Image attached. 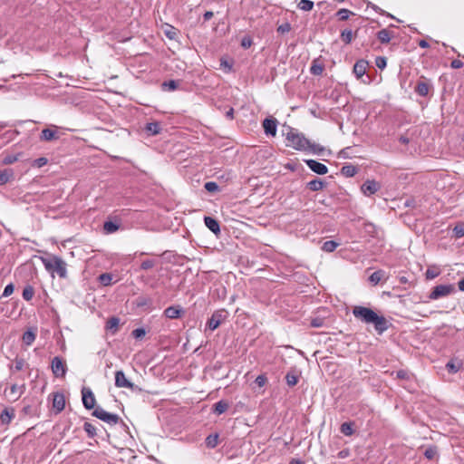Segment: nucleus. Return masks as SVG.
I'll use <instances>...</instances> for the list:
<instances>
[{
  "instance_id": "obj_1",
  "label": "nucleus",
  "mask_w": 464,
  "mask_h": 464,
  "mask_svg": "<svg viewBox=\"0 0 464 464\" xmlns=\"http://www.w3.org/2000/svg\"><path fill=\"white\" fill-rule=\"evenodd\" d=\"M286 130L287 131L283 134L285 136L287 140V147H291L296 150L309 151L316 155H322L325 151V149L323 146L311 142L297 130L287 126Z\"/></svg>"
},
{
  "instance_id": "obj_2",
  "label": "nucleus",
  "mask_w": 464,
  "mask_h": 464,
  "mask_svg": "<svg viewBox=\"0 0 464 464\" xmlns=\"http://www.w3.org/2000/svg\"><path fill=\"white\" fill-rule=\"evenodd\" d=\"M353 314L357 319L364 324H372L374 326L375 331L382 334L388 330L390 323L382 316L377 314L372 309L356 305L353 309Z\"/></svg>"
},
{
  "instance_id": "obj_3",
  "label": "nucleus",
  "mask_w": 464,
  "mask_h": 464,
  "mask_svg": "<svg viewBox=\"0 0 464 464\" xmlns=\"http://www.w3.org/2000/svg\"><path fill=\"white\" fill-rule=\"evenodd\" d=\"M41 261L48 272H56L61 278L67 276V265L60 256H51L50 257H41Z\"/></svg>"
},
{
  "instance_id": "obj_4",
  "label": "nucleus",
  "mask_w": 464,
  "mask_h": 464,
  "mask_svg": "<svg viewBox=\"0 0 464 464\" xmlns=\"http://www.w3.org/2000/svg\"><path fill=\"white\" fill-rule=\"evenodd\" d=\"M92 415L110 425H116L118 422L121 421L118 414L110 413L101 407H96L92 411Z\"/></svg>"
},
{
  "instance_id": "obj_5",
  "label": "nucleus",
  "mask_w": 464,
  "mask_h": 464,
  "mask_svg": "<svg viewBox=\"0 0 464 464\" xmlns=\"http://www.w3.org/2000/svg\"><path fill=\"white\" fill-rule=\"evenodd\" d=\"M228 312L226 309L216 310L208 319L207 324L209 330H216L224 321L227 320Z\"/></svg>"
},
{
  "instance_id": "obj_6",
  "label": "nucleus",
  "mask_w": 464,
  "mask_h": 464,
  "mask_svg": "<svg viewBox=\"0 0 464 464\" xmlns=\"http://www.w3.org/2000/svg\"><path fill=\"white\" fill-rule=\"evenodd\" d=\"M115 386L118 388H128L133 392H140L141 389L127 379L123 371L115 372Z\"/></svg>"
},
{
  "instance_id": "obj_7",
  "label": "nucleus",
  "mask_w": 464,
  "mask_h": 464,
  "mask_svg": "<svg viewBox=\"0 0 464 464\" xmlns=\"http://www.w3.org/2000/svg\"><path fill=\"white\" fill-rule=\"evenodd\" d=\"M454 292V286L452 285H439L433 287L432 291L429 295L430 300H437L441 297L450 295Z\"/></svg>"
},
{
  "instance_id": "obj_8",
  "label": "nucleus",
  "mask_w": 464,
  "mask_h": 464,
  "mask_svg": "<svg viewBox=\"0 0 464 464\" xmlns=\"http://www.w3.org/2000/svg\"><path fill=\"white\" fill-rule=\"evenodd\" d=\"M51 369L53 374L57 378L64 377L67 372V366L65 362L59 356H55L53 358L51 362Z\"/></svg>"
},
{
  "instance_id": "obj_9",
  "label": "nucleus",
  "mask_w": 464,
  "mask_h": 464,
  "mask_svg": "<svg viewBox=\"0 0 464 464\" xmlns=\"http://www.w3.org/2000/svg\"><path fill=\"white\" fill-rule=\"evenodd\" d=\"M60 132L58 131V127L53 125L50 128L44 129L40 134L39 140L41 141H53L60 139Z\"/></svg>"
},
{
  "instance_id": "obj_10",
  "label": "nucleus",
  "mask_w": 464,
  "mask_h": 464,
  "mask_svg": "<svg viewBox=\"0 0 464 464\" xmlns=\"http://www.w3.org/2000/svg\"><path fill=\"white\" fill-rule=\"evenodd\" d=\"M82 404L85 407V409L92 410L94 408L96 400H95L93 392H92V390L90 388L83 387L82 389Z\"/></svg>"
},
{
  "instance_id": "obj_11",
  "label": "nucleus",
  "mask_w": 464,
  "mask_h": 464,
  "mask_svg": "<svg viewBox=\"0 0 464 464\" xmlns=\"http://www.w3.org/2000/svg\"><path fill=\"white\" fill-rule=\"evenodd\" d=\"M262 126L265 133L269 136H276L277 130V121L273 117L266 118L263 121Z\"/></svg>"
},
{
  "instance_id": "obj_12",
  "label": "nucleus",
  "mask_w": 464,
  "mask_h": 464,
  "mask_svg": "<svg viewBox=\"0 0 464 464\" xmlns=\"http://www.w3.org/2000/svg\"><path fill=\"white\" fill-rule=\"evenodd\" d=\"M304 162L313 172L318 175H324L328 172V168L326 165L319 161L314 160H304Z\"/></svg>"
},
{
  "instance_id": "obj_13",
  "label": "nucleus",
  "mask_w": 464,
  "mask_h": 464,
  "mask_svg": "<svg viewBox=\"0 0 464 464\" xmlns=\"http://www.w3.org/2000/svg\"><path fill=\"white\" fill-rule=\"evenodd\" d=\"M381 186L380 184L375 180H366L361 187L362 192L365 196H372L375 194L379 189Z\"/></svg>"
},
{
  "instance_id": "obj_14",
  "label": "nucleus",
  "mask_w": 464,
  "mask_h": 464,
  "mask_svg": "<svg viewBox=\"0 0 464 464\" xmlns=\"http://www.w3.org/2000/svg\"><path fill=\"white\" fill-rule=\"evenodd\" d=\"M430 87L431 85L429 81L426 78L421 77L420 80L417 82L414 91L418 95L426 97L429 94Z\"/></svg>"
},
{
  "instance_id": "obj_15",
  "label": "nucleus",
  "mask_w": 464,
  "mask_h": 464,
  "mask_svg": "<svg viewBox=\"0 0 464 464\" xmlns=\"http://www.w3.org/2000/svg\"><path fill=\"white\" fill-rule=\"evenodd\" d=\"M163 314L169 319H177L184 315L185 310L180 305H170L164 310Z\"/></svg>"
},
{
  "instance_id": "obj_16",
  "label": "nucleus",
  "mask_w": 464,
  "mask_h": 464,
  "mask_svg": "<svg viewBox=\"0 0 464 464\" xmlns=\"http://www.w3.org/2000/svg\"><path fill=\"white\" fill-rule=\"evenodd\" d=\"M64 407H65L64 395L62 392L53 393V410H55L56 413H59L62 411H63Z\"/></svg>"
},
{
  "instance_id": "obj_17",
  "label": "nucleus",
  "mask_w": 464,
  "mask_h": 464,
  "mask_svg": "<svg viewBox=\"0 0 464 464\" xmlns=\"http://www.w3.org/2000/svg\"><path fill=\"white\" fill-rule=\"evenodd\" d=\"M15 417V411L13 407H6L0 413V420L4 425H8Z\"/></svg>"
},
{
  "instance_id": "obj_18",
  "label": "nucleus",
  "mask_w": 464,
  "mask_h": 464,
  "mask_svg": "<svg viewBox=\"0 0 464 464\" xmlns=\"http://www.w3.org/2000/svg\"><path fill=\"white\" fill-rule=\"evenodd\" d=\"M368 62L363 59L359 60L354 63L353 72L357 79L362 78L365 74Z\"/></svg>"
},
{
  "instance_id": "obj_19",
  "label": "nucleus",
  "mask_w": 464,
  "mask_h": 464,
  "mask_svg": "<svg viewBox=\"0 0 464 464\" xmlns=\"http://www.w3.org/2000/svg\"><path fill=\"white\" fill-rule=\"evenodd\" d=\"M205 226L216 236L220 233V227L218 221L212 217L204 218Z\"/></svg>"
},
{
  "instance_id": "obj_20",
  "label": "nucleus",
  "mask_w": 464,
  "mask_h": 464,
  "mask_svg": "<svg viewBox=\"0 0 464 464\" xmlns=\"http://www.w3.org/2000/svg\"><path fill=\"white\" fill-rule=\"evenodd\" d=\"M326 184L323 179L315 178L306 184V188L311 191H320L325 188Z\"/></svg>"
},
{
  "instance_id": "obj_21",
  "label": "nucleus",
  "mask_w": 464,
  "mask_h": 464,
  "mask_svg": "<svg viewBox=\"0 0 464 464\" xmlns=\"http://www.w3.org/2000/svg\"><path fill=\"white\" fill-rule=\"evenodd\" d=\"M358 29L355 30L354 33L351 29H343L341 32L340 38L342 42L344 43L345 44H350L353 41V38L358 36Z\"/></svg>"
},
{
  "instance_id": "obj_22",
  "label": "nucleus",
  "mask_w": 464,
  "mask_h": 464,
  "mask_svg": "<svg viewBox=\"0 0 464 464\" xmlns=\"http://www.w3.org/2000/svg\"><path fill=\"white\" fill-rule=\"evenodd\" d=\"M36 339V330L28 329L23 334L22 341L26 346H30Z\"/></svg>"
},
{
  "instance_id": "obj_23",
  "label": "nucleus",
  "mask_w": 464,
  "mask_h": 464,
  "mask_svg": "<svg viewBox=\"0 0 464 464\" xmlns=\"http://www.w3.org/2000/svg\"><path fill=\"white\" fill-rule=\"evenodd\" d=\"M25 390L24 385L18 386L17 384H13L10 387L9 396L11 397L13 401H17L20 396L24 393Z\"/></svg>"
},
{
  "instance_id": "obj_24",
  "label": "nucleus",
  "mask_w": 464,
  "mask_h": 464,
  "mask_svg": "<svg viewBox=\"0 0 464 464\" xmlns=\"http://www.w3.org/2000/svg\"><path fill=\"white\" fill-rule=\"evenodd\" d=\"M144 130L147 131L148 135L155 136L160 133L161 126L159 121H152L147 123Z\"/></svg>"
},
{
  "instance_id": "obj_25",
  "label": "nucleus",
  "mask_w": 464,
  "mask_h": 464,
  "mask_svg": "<svg viewBox=\"0 0 464 464\" xmlns=\"http://www.w3.org/2000/svg\"><path fill=\"white\" fill-rule=\"evenodd\" d=\"M135 304L138 307H148L151 309L153 307V300L146 295H140L136 298Z\"/></svg>"
},
{
  "instance_id": "obj_26",
  "label": "nucleus",
  "mask_w": 464,
  "mask_h": 464,
  "mask_svg": "<svg viewBox=\"0 0 464 464\" xmlns=\"http://www.w3.org/2000/svg\"><path fill=\"white\" fill-rule=\"evenodd\" d=\"M324 64L323 63H321L319 59H314L312 62V65L310 67V72L313 75H316V76L322 75V73L324 72Z\"/></svg>"
},
{
  "instance_id": "obj_27",
  "label": "nucleus",
  "mask_w": 464,
  "mask_h": 464,
  "mask_svg": "<svg viewBox=\"0 0 464 464\" xmlns=\"http://www.w3.org/2000/svg\"><path fill=\"white\" fill-rule=\"evenodd\" d=\"M228 407L229 404L227 401L224 400L218 401L213 405V412L218 415H220L224 413L228 409Z\"/></svg>"
},
{
  "instance_id": "obj_28",
  "label": "nucleus",
  "mask_w": 464,
  "mask_h": 464,
  "mask_svg": "<svg viewBox=\"0 0 464 464\" xmlns=\"http://www.w3.org/2000/svg\"><path fill=\"white\" fill-rule=\"evenodd\" d=\"M384 276H385V272L383 270L380 269V270L373 272L369 276V281L373 285H376L384 278Z\"/></svg>"
},
{
  "instance_id": "obj_29",
  "label": "nucleus",
  "mask_w": 464,
  "mask_h": 464,
  "mask_svg": "<svg viewBox=\"0 0 464 464\" xmlns=\"http://www.w3.org/2000/svg\"><path fill=\"white\" fill-rule=\"evenodd\" d=\"M218 439H219V436L218 433L209 434L205 440L207 448L215 449L218 445V442H219Z\"/></svg>"
},
{
  "instance_id": "obj_30",
  "label": "nucleus",
  "mask_w": 464,
  "mask_h": 464,
  "mask_svg": "<svg viewBox=\"0 0 464 464\" xmlns=\"http://www.w3.org/2000/svg\"><path fill=\"white\" fill-rule=\"evenodd\" d=\"M376 36L382 44H388L392 39V34L388 29H382L377 33Z\"/></svg>"
},
{
  "instance_id": "obj_31",
  "label": "nucleus",
  "mask_w": 464,
  "mask_h": 464,
  "mask_svg": "<svg viewBox=\"0 0 464 464\" xmlns=\"http://www.w3.org/2000/svg\"><path fill=\"white\" fill-rule=\"evenodd\" d=\"M14 177V171L11 169H5L0 171V185L6 184Z\"/></svg>"
},
{
  "instance_id": "obj_32",
  "label": "nucleus",
  "mask_w": 464,
  "mask_h": 464,
  "mask_svg": "<svg viewBox=\"0 0 464 464\" xmlns=\"http://www.w3.org/2000/svg\"><path fill=\"white\" fill-rule=\"evenodd\" d=\"M341 173L347 178H352L357 173V168L352 164H347L342 167Z\"/></svg>"
},
{
  "instance_id": "obj_33",
  "label": "nucleus",
  "mask_w": 464,
  "mask_h": 464,
  "mask_svg": "<svg viewBox=\"0 0 464 464\" xmlns=\"http://www.w3.org/2000/svg\"><path fill=\"white\" fill-rule=\"evenodd\" d=\"M285 381L288 386L293 387L297 384L299 381V375L295 371H290L285 375Z\"/></svg>"
},
{
  "instance_id": "obj_34",
  "label": "nucleus",
  "mask_w": 464,
  "mask_h": 464,
  "mask_svg": "<svg viewBox=\"0 0 464 464\" xmlns=\"http://www.w3.org/2000/svg\"><path fill=\"white\" fill-rule=\"evenodd\" d=\"M179 81H175V80L165 81L161 83V89L163 91H168V92L175 91L179 87Z\"/></svg>"
},
{
  "instance_id": "obj_35",
  "label": "nucleus",
  "mask_w": 464,
  "mask_h": 464,
  "mask_svg": "<svg viewBox=\"0 0 464 464\" xmlns=\"http://www.w3.org/2000/svg\"><path fill=\"white\" fill-rule=\"evenodd\" d=\"M423 455L429 460L433 459L438 455V447L435 445H430L424 450Z\"/></svg>"
},
{
  "instance_id": "obj_36",
  "label": "nucleus",
  "mask_w": 464,
  "mask_h": 464,
  "mask_svg": "<svg viewBox=\"0 0 464 464\" xmlns=\"http://www.w3.org/2000/svg\"><path fill=\"white\" fill-rule=\"evenodd\" d=\"M120 324V319L116 316H112L109 318V320L106 323V329L107 330H113V334L118 330Z\"/></svg>"
},
{
  "instance_id": "obj_37",
  "label": "nucleus",
  "mask_w": 464,
  "mask_h": 464,
  "mask_svg": "<svg viewBox=\"0 0 464 464\" xmlns=\"http://www.w3.org/2000/svg\"><path fill=\"white\" fill-rule=\"evenodd\" d=\"M120 228V226L112 221H105L103 224V229L107 234L116 232Z\"/></svg>"
},
{
  "instance_id": "obj_38",
  "label": "nucleus",
  "mask_w": 464,
  "mask_h": 464,
  "mask_svg": "<svg viewBox=\"0 0 464 464\" xmlns=\"http://www.w3.org/2000/svg\"><path fill=\"white\" fill-rule=\"evenodd\" d=\"M340 430L345 436H352L354 432L353 422H343L341 424Z\"/></svg>"
},
{
  "instance_id": "obj_39",
  "label": "nucleus",
  "mask_w": 464,
  "mask_h": 464,
  "mask_svg": "<svg viewBox=\"0 0 464 464\" xmlns=\"http://www.w3.org/2000/svg\"><path fill=\"white\" fill-rule=\"evenodd\" d=\"M22 295L25 301H31L34 295V288L30 285H26L23 290Z\"/></svg>"
},
{
  "instance_id": "obj_40",
  "label": "nucleus",
  "mask_w": 464,
  "mask_h": 464,
  "mask_svg": "<svg viewBox=\"0 0 464 464\" xmlns=\"http://www.w3.org/2000/svg\"><path fill=\"white\" fill-rule=\"evenodd\" d=\"M338 243L334 241V240H328V241H325L323 246H322V249L325 252H328V253H331V252H334L336 247L338 246Z\"/></svg>"
},
{
  "instance_id": "obj_41",
  "label": "nucleus",
  "mask_w": 464,
  "mask_h": 464,
  "mask_svg": "<svg viewBox=\"0 0 464 464\" xmlns=\"http://www.w3.org/2000/svg\"><path fill=\"white\" fill-rule=\"evenodd\" d=\"M314 2L311 1V0H301L298 4H297V7L300 9V10H303V11H311L313 8H314Z\"/></svg>"
},
{
  "instance_id": "obj_42",
  "label": "nucleus",
  "mask_w": 464,
  "mask_h": 464,
  "mask_svg": "<svg viewBox=\"0 0 464 464\" xmlns=\"http://www.w3.org/2000/svg\"><path fill=\"white\" fill-rule=\"evenodd\" d=\"M83 430L86 431L89 438H94L97 435L96 427L90 422H84Z\"/></svg>"
},
{
  "instance_id": "obj_43",
  "label": "nucleus",
  "mask_w": 464,
  "mask_h": 464,
  "mask_svg": "<svg viewBox=\"0 0 464 464\" xmlns=\"http://www.w3.org/2000/svg\"><path fill=\"white\" fill-rule=\"evenodd\" d=\"M353 12L348 10V9H345V8H342L340 10L337 11V13L335 14L336 16H338L339 20L341 21H345L347 19H349V17L351 15H353Z\"/></svg>"
},
{
  "instance_id": "obj_44",
  "label": "nucleus",
  "mask_w": 464,
  "mask_h": 464,
  "mask_svg": "<svg viewBox=\"0 0 464 464\" xmlns=\"http://www.w3.org/2000/svg\"><path fill=\"white\" fill-rule=\"evenodd\" d=\"M440 271L437 267H429L425 272V277L428 280L436 278L440 275Z\"/></svg>"
},
{
  "instance_id": "obj_45",
  "label": "nucleus",
  "mask_w": 464,
  "mask_h": 464,
  "mask_svg": "<svg viewBox=\"0 0 464 464\" xmlns=\"http://www.w3.org/2000/svg\"><path fill=\"white\" fill-rule=\"evenodd\" d=\"M98 279L102 285L107 286L111 284L112 276L109 273H103L99 276Z\"/></svg>"
},
{
  "instance_id": "obj_46",
  "label": "nucleus",
  "mask_w": 464,
  "mask_h": 464,
  "mask_svg": "<svg viewBox=\"0 0 464 464\" xmlns=\"http://www.w3.org/2000/svg\"><path fill=\"white\" fill-rule=\"evenodd\" d=\"M204 188L207 191L211 193L219 191V186L214 181L206 182Z\"/></svg>"
},
{
  "instance_id": "obj_47",
  "label": "nucleus",
  "mask_w": 464,
  "mask_h": 464,
  "mask_svg": "<svg viewBox=\"0 0 464 464\" xmlns=\"http://www.w3.org/2000/svg\"><path fill=\"white\" fill-rule=\"evenodd\" d=\"M24 364H25V361L23 358L15 357L14 365L10 366V370L12 371L14 368V371H17V372L21 371L24 368Z\"/></svg>"
},
{
  "instance_id": "obj_48",
  "label": "nucleus",
  "mask_w": 464,
  "mask_h": 464,
  "mask_svg": "<svg viewBox=\"0 0 464 464\" xmlns=\"http://www.w3.org/2000/svg\"><path fill=\"white\" fill-rule=\"evenodd\" d=\"M453 236L456 238H460L464 237V224H459L453 228Z\"/></svg>"
},
{
  "instance_id": "obj_49",
  "label": "nucleus",
  "mask_w": 464,
  "mask_h": 464,
  "mask_svg": "<svg viewBox=\"0 0 464 464\" xmlns=\"http://www.w3.org/2000/svg\"><path fill=\"white\" fill-rule=\"evenodd\" d=\"M19 156H20V154H17V155H6V156L4 157L2 162L5 165L13 164V163H14V162H16L18 160Z\"/></svg>"
},
{
  "instance_id": "obj_50",
  "label": "nucleus",
  "mask_w": 464,
  "mask_h": 464,
  "mask_svg": "<svg viewBox=\"0 0 464 464\" xmlns=\"http://www.w3.org/2000/svg\"><path fill=\"white\" fill-rule=\"evenodd\" d=\"M155 265H156V262L154 260L147 259L141 263L140 269L149 270V269H151L152 267H154Z\"/></svg>"
},
{
  "instance_id": "obj_51",
  "label": "nucleus",
  "mask_w": 464,
  "mask_h": 464,
  "mask_svg": "<svg viewBox=\"0 0 464 464\" xmlns=\"http://www.w3.org/2000/svg\"><path fill=\"white\" fill-rule=\"evenodd\" d=\"M375 64H376V66H377L379 69L382 70V69H384V68L386 67V65H387V60H386V58H385V57H383V56H378V57H376V59H375Z\"/></svg>"
},
{
  "instance_id": "obj_52",
  "label": "nucleus",
  "mask_w": 464,
  "mask_h": 464,
  "mask_svg": "<svg viewBox=\"0 0 464 464\" xmlns=\"http://www.w3.org/2000/svg\"><path fill=\"white\" fill-rule=\"evenodd\" d=\"M324 318H321V317L313 318L310 323V325L314 328L322 327V326H324Z\"/></svg>"
},
{
  "instance_id": "obj_53",
  "label": "nucleus",
  "mask_w": 464,
  "mask_h": 464,
  "mask_svg": "<svg viewBox=\"0 0 464 464\" xmlns=\"http://www.w3.org/2000/svg\"><path fill=\"white\" fill-rule=\"evenodd\" d=\"M253 44V40L249 35H246L241 40V46L244 49H248Z\"/></svg>"
},
{
  "instance_id": "obj_54",
  "label": "nucleus",
  "mask_w": 464,
  "mask_h": 464,
  "mask_svg": "<svg viewBox=\"0 0 464 464\" xmlns=\"http://www.w3.org/2000/svg\"><path fill=\"white\" fill-rule=\"evenodd\" d=\"M396 377L400 380H410L411 374L406 370H399L396 372Z\"/></svg>"
},
{
  "instance_id": "obj_55",
  "label": "nucleus",
  "mask_w": 464,
  "mask_h": 464,
  "mask_svg": "<svg viewBox=\"0 0 464 464\" xmlns=\"http://www.w3.org/2000/svg\"><path fill=\"white\" fill-rule=\"evenodd\" d=\"M132 336L136 339H140L146 334V331L144 328H137L132 331Z\"/></svg>"
},
{
  "instance_id": "obj_56",
  "label": "nucleus",
  "mask_w": 464,
  "mask_h": 464,
  "mask_svg": "<svg viewBox=\"0 0 464 464\" xmlns=\"http://www.w3.org/2000/svg\"><path fill=\"white\" fill-rule=\"evenodd\" d=\"M291 31V24L289 23H284L277 27V32L280 34H285Z\"/></svg>"
},
{
  "instance_id": "obj_57",
  "label": "nucleus",
  "mask_w": 464,
  "mask_h": 464,
  "mask_svg": "<svg viewBox=\"0 0 464 464\" xmlns=\"http://www.w3.org/2000/svg\"><path fill=\"white\" fill-rule=\"evenodd\" d=\"M14 285L12 283L8 284L5 287L2 296L7 297V296L11 295L14 293Z\"/></svg>"
},
{
  "instance_id": "obj_58",
  "label": "nucleus",
  "mask_w": 464,
  "mask_h": 464,
  "mask_svg": "<svg viewBox=\"0 0 464 464\" xmlns=\"http://www.w3.org/2000/svg\"><path fill=\"white\" fill-rule=\"evenodd\" d=\"M267 382V378L266 375L264 374H260L258 375L256 380H255V382L256 383V385L258 387H263Z\"/></svg>"
},
{
  "instance_id": "obj_59",
  "label": "nucleus",
  "mask_w": 464,
  "mask_h": 464,
  "mask_svg": "<svg viewBox=\"0 0 464 464\" xmlns=\"http://www.w3.org/2000/svg\"><path fill=\"white\" fill-rule=\"evenodd\" d=\"M47 164V159L46 158H44V157H41V158H38L36 159L34 161V166L35 167H38V168H41L44 165Z\"/></svg>"
},
{
  "instance_id": "obj_60",
  "label": "nucleus",
  "mask_w": 464,
  "mask_h": 464,
  "mask_svg": "<svg viewBox=\"0 0 464 464\" xmlns=\"http://www.w3.org/2000/svg\"><path fill=\"white\" fill-rule=\"evenodd\" d=\"M403 205H404V207H407V208H415L416 200L413 198H409L405 199Z\"/></svg>"
},
{
  "instance_id": "obj_61",
  "label": "nucleus",
  "mask_w": 464,
  "mask_h": 464,
  "mask_svg": "<svg viewBox=\"0 0 464 464\" xmlns=\"http://www.w3.org/2000/svg\"><path fill=\"white\" fill-rule=\"evenodd\" d=\"M463 65H464L463 62H461L460 60H458V59L453 60L450 63V66L453 69H460L463 67Z\"/></svg>"
},
{
  "instance_id": "obj_62",
  "label": "nucleus",
  "mask_w": 464,
  "mask_h": 464,
  "mask_svg": "<svg viewBox=\"0 0 464 464\" xmlns=\"http://www.w3.org/2000/svg\"><path fill=\"white\" fill-rule=\"evenodd\" d=\"M350 454V451L349 450L345 449V450H341L339 453H338V457L340 459H344V458H347Z\"/></svg>"
},
{
  "instance_id": "obj_63",
  "label": "nucleus",
  "mask_w": 464,
  "mask_h": 464,
  "mask_svg": "<svg viewBox=\"0 0 464 464\" xmlns=\"http://www.w3.org/2000/svg\"><path fill=\"white\" fill-rule=\"evenodd\" d=\"M213 15H214L213 12H211V11H207V12L204 14L203 17H204V20H205V21H208V20H210V19L213 17Z\"/></svg>"
},
{
  "instance_id": "obj_64",
  "label": "nucleus",
  "mask_w": 464,
  "mask_h": 464,
  "mask_svg": "<svg viewBox=\"0 0 464 464\" xmlns=\"http://www.w3.org/2000/svg\"><path fill=\"white\" fill-rule=\"evenodd\" d=\"M458 287L460 291L464 292V278L459 281Z\"/></svg>"
}]
</instances>
